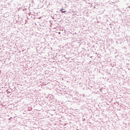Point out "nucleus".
Instances as JSON below:
<instances>
[{
  "mask_svg": "<svg viewBox=\"0 0 130 130\" xmlns=\"http://www.w3.org/2000/svg\"><path fill=\"white\" fill-rule=\"evenodd\" d=\"M58 34H60V32H58Z\"/></svg>",
  "mask_w": 130,
  "mask_h": 130,
  "instance_id": "obj_2",
  "label": "nucleus"
},
{
  "mask_svg": "<svg viewBox=\"0 0 130 130\" xmlns=\"http://www.w3.org/2000/svg\"><path fill=\"white\" fill-rule=\"evenodd\" d=\"M60 11L62 13H66V12H67L66 11H64L63 10V9H61Z\"/></svg>",
  "mask_w": 130,
  "mask_h": 130,
  "instance_id": "obj_1",
  "label": "nucleus"
}]
</instances>
